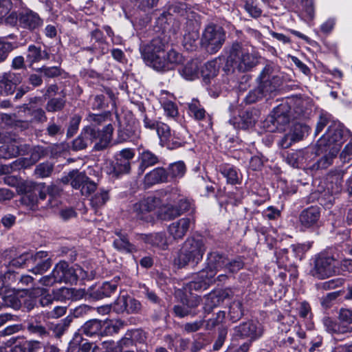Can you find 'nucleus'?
<instances>
[{
    "label": "nucleus",
    "instance_id": "f257e3e1",
    "mask_svg": "<svg viewBox=\"0 0 352 352\" xmlns=\"http://www.w3.org/2000/svg\"><path fill=\"white\" fill-rule=\"evenodd\" d=\"M166 44L160 38H153L147 45L143 52L142 56L146 63L157 71L173 69L182 63L183 56L174 50L165 52Z\"/></svg>",
    "mask_w": 352,
    "mask_h": 352
},
{
    "label": "nucleus",
    "instance_id": "f03ea898",
    "mask_svg": "<svg viewBox=\"0 0 352 352\" xmlns=\"http://www.w3.org/2000/svg\"><path fill=\"white\" fill-rule=\"evenodd\" d=\"M206 250L201 237H189L182 244L174 263L178 267H184L188 265L195 266L202 260Z\"/></svg>",
    "mask_w": 352,
    "mask_h": 352
},
{
    "label": "nucleus",
    "instance_id": "7ed1b4c3",
    "mask_svg": "<svg viewBox=\"0 0 352 352\" xmlns=\"http://www.w3.org/2000/svg\"><path fill=\"white\" fill-rule=\"evenodd\" d=\"M257 62V56L254 53L250 52L241 43H234L229 50L226 64L234 70L245 72L254 67Z\"/></svg>",
    "mask_w": 352,
    "mask_h": 352
},
{
    "label": "nucleus",
    "instance_id": "20e7f679",
    "mask_svg": "<svg viewBox=\"0 0 352 352\" xmlns=\"http://www.w3.org/2000/svg\"><path fill=\"white\" fill-rule=\"evenodd\" d=\"M310 274L318 279H324L340 274L338 258L329 252H320L316 256Z\"/></svg>",
    "mask_w": 352,
    "mask_h": 352
},
{
    "label": "nucleus",
    "instance_id": "39448f33",
    "mask_svg": "<svg viewBox=\"0 0 352 352\" xmlns=\"http://www.w3.org/2000/svg\"><path fill=\"white\" fill-rule=\"evenodd\" d=\"M270 71V69L269 67H265L263 69L259 76L261 85L257 88L249 91L244 99L246 104L256 102L263 97L267 96V94L276 90L278 87V79L274 76L271 78L269 74Z\"/></svg>",
    "mask_w": 352,
    "mask_h": 352
},
{
    "label": "nucleus",
    "instance_id": "423d86ee",
    "mask_svg": "<svg viewBox=\"0 0 352 352\" xmlns=\"http://www.w3.org/2000/svg\"><path fill=\"white\" fill-rule=\"evenodd\" d=\"M225 40L223 28L218 25L210 24L203 32L201 45L208 52L214 54L221 48Z\"/></svg>",
    "mask_w": 352,
    "mask_h": 352
},
{
    "label": "nucleus",
    "instance_id": "0eeeda50",
    "mask_svg": "<svg viewBox=\"0 0 352 352\" xmlns=\"http://www.w3.org/2000/svg\"><path fill=\"white\" fill-rule=\"evenodd\" d=\"M290 107L283 102L275 107L263 123V127L270 132L281 131L290 120Z\"/></svg>",
    "mask_w": 352,
    "mask_h": 352
},
{
    "label": "nucleus",
    "instance_id": "6e6552de",
    "mask_svg": "<svg viewBox=\"0 0 352 352\" xmlns=\"http://www.w3.org/2000/svg\"><path fill=\"white\" fill-rule=\"evenodd\" d=\"M344 126L339 122H333L327 132L318 140V147L333 148L334 152H339L343 144Z\"/></svg>",
    "mask_w": 352,
    "mask_h": 352
},
{
    "label": "nucleus",
    "instance_id": "1a4fd4ad",
    "mask_svg": "<svg viewBox=\"0 0 352 352\" xmlns=\"http://www.w3.org/2000/svg\"><path fill=\"white\" fill-rule=\"evenodd\" d=\"M53 272L58 283H73L77 280L78 276L82 278L87 276L86 272L80 267L74 269L65 261H60L57 263Z\"/></svg>",
    "mask_w": 352,
    "mask_h": 352
},
{
    "label": "nucleus",
    "instance_id": "9d476101",
    "mask_svg": "<svg viewBox=\"0 0 352 352\" xmlns=\"http://www.w3.org/2000/svg\"><path fill=\"white\" fill-rule=\"evenodd\" d=\"M47 192H50V187L47 188L44 184L25 183L23 185L21 202L28 206L33 207L38 203V198L41 200L45 199Z\"/></svg>",
    "mask_w": 352,
    "mask_h": 352
},
{
    "label": "nucleus",
    "instance_id": "9b49d317",
    "mask_svg": "<svg viewBox=\"0 0 352 352\" xmlns=\"http://www.w3.org/2000/svg\"><path fill=\"white\" fill-rule=\"evenodd\" d=\"M315 152L311 148L296 151L289 153L287 162L294 168H307L311 169L312 160L316 157Z\"/></svg>",
    "mask_w": 352,
    "mask_h": 352
},
{
    "label": "nucleus",
    "instance_id": "f8f14e48",
    "mask_svg": "<svg viewBox=\"0 0 352 352\" xmlns=\"http://www.w3.org/2000/svg\"><path fill=\"white\" fill-rule=\"evenodd\" d=\"M263 333L262 324L257 320H249L240 324L234 329V335L242 338L255 340Z\"/></svg>",
    "mask_w": 352,
    "mask_h": 352
},
{
    "label": "nucleus",
    "instance_id": "ddd939ff",
    "mask_svg": "<svg viewBox=\"0 0 352 352\" xmlns=\"http://www.w3.org/2000/svg\"><path fill=\"white\" fill-rule=\"evenodd\" d=\"M161 200L155 196H148L133 205V211L137 218L144 221L150 219V212L160 204Z\"/></svg>",
    "mask_w": 352,
    "mask_h": 352
},
{
    "label": "nucleus",
    "instance_id": "4468645a",
    "mask_svg": "<svg viewBox=\"0 0 352 352\" xmlns=\"http://www.w3.org/2000/svg\"><path fill=\"white\" fill-rule=\"evenodd\" d=\"M309 127L307 124L296 123L294 124L292 131L287 133L280 141V146L283 148L289 147L294 142L302 140L308 135Z\"/></svg>",
    "mask_w": 352,
    "mask_h": 352
},
{
    "label": "nucleus",
    "instance_id": "2eb2a0df",
    "mask_svg": "<svg viewBox=\"0 0 352 352\" xmlns=\"http://www.w3.org/2000/svg\"><path fill=\"white\" fill-rule=\"evenodd\" d=\"M227 256L223 254H220L217 251L210 252L207 254L206 265L204 271H206L209 275L212 272V278H215V276L218 271L225 268Z\"/></svg>",
    "mask_w": 352,
    "mask_h": 352
},
{
    "label": "nucleus",
    "instance_id": "dca6fc26",
    "mask_svg": "<svg viewBox=\"0 0 352 352\" xmlns=\"http://www.w3.org/2000/svg\"><path fill=\"white\" fill-rule=\"evenodd\" d=\"M320 217V211L318 207L311 206L303 210L299 215L301 229L305 230L317 226Z\"/></svg>",
    "mask_w": 352,
    "mask_h": 352
},
{
    "label": "nucleus",
    "instance_id": "f3484780",
    "mask_svg": "<svg viewBox=\"0 0 352 352\" xmlns=\"http://www.w3.org/2000/svg\"><path fill=\"white\" fill-rule=\"evenodd\" d=\"M113 133L111 124H107L102 130L95 128V139L94 140V149L102 151L105 149L110 144Z\"/></svg>",
    "mask_w": 352,
    "mask_h": 352
},
{
    "label": "nucleus",
    "instance_id": "a211bd4d",
    "mask_svg": "<svg viewBox=\"0 0 352 352\" xmlns=\"http://www.w3.org/2000/svg\"><path fill=\"white\" fill-rule=\"evenodd\" d=\"M118 287L116 280L104 282L98 287L89 288V297L94 300H100L109 297L115 293Z\"/></svg>",
    "mask_w": 352,
    "mask_h": 352
},
{
    "label": "nucleus",
    "instance_id": "6ab92c4d",
    "mask_svg": "<svg viewBox=\"0 0 352 352\" xmlns=\"http://www.w3.org/2000/svg\"><path fill=\"white\" fill-rule=\"evenodd\" d=\"M259 118V111L255 109H252L246 110L240 116V121L237 123L234 122L232 120H230V122L233 124L235 128L249 129L254 126Z\"/></svg>",
    "mask_w": 352,
    "mask_h": 352
},
{
    "label": "nucleus",
    "instance_id": "aec40b11",
    "mask_svg": "<svg viewBox=\"0 0 352 352\" xmlns=\"http://www.w3.org/2000/svg\"><path fill=\"white\" fill-rule=\"evenodd\" d=\"M212 272L209 275L206 271L201 270L194 278V279L188 284V287L190 291H203L215 281L212 278Z\"/></svg>",
    "mask_w": 352,
    "mask_h": 352
},
{
    "label": "nucleus",
    "instance_id": "412c9836",
    "mask_svg": "<svg viewBox=\"0 0 352 352\" xmlns=\"http://www.w3.org/2000/svg\"><path fill=\"white\" fill-rule=\"evenodd\" d=\"M95 128L92 126H85L81 131L80 135L73 141L74 150H82L88 146L94 144Z\"/></svg>",
    "mask_w": 352,
    "mask_h": 352
},
{
    "label": "nucleus",
    "instance_id": "4be33fe9",
    "mask_svg": "<svg viewBox=\"0 0 352 352\" xmlns=\"http://www.w3.org/2000/svg\"><path fill=\"white\" fill-rule=\"evenodd\" d=\"M104 170L106 173L112 177L118 178L130 172L131 163L123 162L116 157L113 161L106 164Z\"/></svg>",
    "mask_w": 352,
    "mask_h": 352
},
{
    "label": "nucleus",
    "instance_id": "5701e85b",
    "mask_svg": "<svg viewBox=\"0 0 352 352\" xmlns=\"http://www.w3.org/2000/svg\"><path fill=\"white\" fill-rule=\"evenodd\" d=\"M127 302L131 305V312H138L141 309V304L138 300L130 296L122 295L118 296L114 303L111 305L113 310L118 314L126 312Z\"/></svg>",
    "mask_w": 352,
    "mask_h": 352
},
{
    "label": "nucleus",
    "instance_id": "b1692460",
    "mask_svg": "<svg viewBox=\"0 0 352 352\" xmlns=\"http://www.w3.org/2000/svg\"><path fill=\"white\" fill-rule=\"evenodd\" d=\"M168 182V173L163 167H157L147 173L144 178V184L149 187Z\"/></svg>",
    "mask_w": 352,
    "mask_h": 352
},
{
    "label": "nucleus",
    "instance_id": "393cba45",
    "mask_svg": "<svg viewBox=\"0 0 352 352\" xmlns=\"http://www.w3.org/2000/svg\"><path fill=\"white\" fill-rule=\"evenodd\" d=\"M190 225L188 218H182L172 223L168 228L169 235L175 241L182 239L187 233Z\"/></svg>",
    "mask_w": 352,
    "mask_h": 352
},
{
    "label": "nucleus",
    "instance_id": "a878e982",
    "mask_svg": "<svg viewBox=\"0 0 352 352\" xmlns=\"http://www.w3.org/2000/svg\"><path fill=\"white\" fill-rule=\"evenodd\" d=\"M24 291L16 292L12 289L6 288L4 294L1 296V307H12L14 309H19L22 305L21 297Z\"/></svg>",
    "mask_w": 352,
    "mask_h": 352
},
{
    "label": "nucleus",
    "instance_id": "bb28decb",
    "mask_svg": "<svg viewBox=\"0 0 352 352\" xmlns=\"http://www.w3.org/2000/svg\"><path fill=\"white\" fill-rule=\"evenodd\" d=\"M45 257H47V253L43 251L38 252L34 256L30 252H24L19 256L12 258V260L8 261V263L10 266L22 267L25 265L26 263L36 261L38 259H43ZM4 265H7V261L6 258Z\"/></svg>",
    "mask_w": 352,
    "mask_h": 352
},
{
    "label": "nucleus",
    "instance_id": "cd10ccee",
    "mask_svg": "<svg viewBox=\"0 0 352 352\" xmlns=\"http://www.w3.org/2000/svg\"><path fill=\"white\" fill-rule=\"evenodd\" d=\"M191 206L190 201L183 195L178 201L176 205H170V206L165 210V220H170L174 219L184 212L190 210Z\"/></svg>",
    "mask_w": 352,
    "mask_h": 352
},
{
    "label": "nucleus",
    "instance_id": "c85d7f7f",
    "mask_svg": "<svg viewBox=\"0 0 352 352\" xmlns=\"http://www.w3.org/2000/svg\"><path fill=\"white\" fill-rule=\"evenodd\" d=\"M105 323L97 319L90 320L86 322L80 329V331L87 336L92 337L94 336L106 335L105 329H103Z\"/></svg>",
    "mask_w": 352,
    "mask_h": 352
},
{
    "label": "nucleus",
    "instance_id": "c756f323",
    "mask_svg": "<svg viewBox=\"0 0 352 352\" xmlns=\"http://www.w3.org/2000/svg\"><path fill=\"white\" fill-rule=\"evenodd\" d=\"M318 151L324 152L325 154L320 159L314 163L311 166V170H318L320 168H327L333 163V160L336 157L338 152H334L333 148L322 147V149L318 147Z\"/></svg>",
    "mask_w": 352,
    "mask_h": 352
},
{
    "label": "nucleus",
    "instance_id": "7c9ffc66",
    "mask_svg": "<svg viewBox=\"0 0 352 352\" xmlns=\"http://www.w3.org/2000/svg\"><path fill=\"white\" fill-rule=\"evenodd\" d=\"M156 132L162 145H166L170 147V142H172L173 144V146L171 147V148L177 147L181 145L180 143L173 141L170 129L169 126L167 125L166 124L163 122L158 123Z\"/></svg>",
    "mask_w": 352,
    "mask_h": 352
},
{
    "label": "nucleus",
    "instance_id": "2f4dec72",
    "mask_svg": "<svg viewBox=\"0 0 352 352\" xmlns=\"http://www.w3.org/2000/svg\"><path fill=\"white\" fill-rule=\"evenodd\" d=\"M140 165L138 168V174L142 175L145 170L157 164L159 162V157L148 150L143 151L139 155Z\"/></svg>",
    "mask_w": 352,
    "mask_h": 352
},
{
    "label": "nucleus",
    "instance_id": "473e14b6",
    "mask_svg": "<svg viewBox=\"0 0 352 352\" xmlns=\"http://www.w3.org/2000/svg\"><path fill=\"white\" fill-rule=\"evenodd\" d=\"M91 348L90 342L84 339L79 333H76L70 341L67 352H89Z\"/></svg>",
    "mask_w": 352,
    "mask_h": 352
},
{
    "label": "nucleus",
    "instance_id": "72a5a7b5",
    "mask_svg": "<svg viewBox=\"0 0 352 352\" xmlns=\"http://www.w3.org/2000/svg\"><path fill=\"white\" fill-rule=\"evenodd\" d=\"M162 194L164 193L163 199L166 203L164 204L162 211L164 212L162 218L164 219L165 210L170 206V205H176L178 201L182 197V195L180 194L179 190L177 188H171L168 190L162 191Z\"/></svg>",
    "mask_w": 352,
    "mask_h": 352
},
{
    "label": "nucleus",
    "instance_id": "f704fd0d",
    "mask_svg": "<svg viewBox=\"0 0 352 352\" xmlns=\"http://www.w3.org/2000/svg\"><path fill=\"white\" fill-rule=\"evenodd\" d=\"M21 22L25 28L30 30L38 28L43 23L39 16L32 11H28L23 14L21 17Z\"/></svg>",
    "mask_w": 352,
    "mask_h": 352
},
{
    "label": "nucleus",
    "instance_id": "c9c22d12",
    "mask_svg": "<svg viewBox=\"0 0 352 352\" xmlns=\"http://www.w3.org/2000/svg\"><path fill=\"white\" fill-rule=\"evenodd\" d=\"M188 114L196 120H203L206 118L207 113L197 99H192V100L188 103Z\"/></svg>",
    "mask_w": 352,
    "mask_h": 352
},
{
    "label": "nucleus",
    "instance_id": "e433bc0d",
    "mask_svg": "<svg viewBox=\"0 0 352 352\" xmlns=\"http://www.w3.org/2000/svg\"><path fill=\"white\" fill-rule=\"evenodd\" d=\"M220 172L226 178L228 184L234 185L241 182V175L234 167L230 165L222 166L220 167Z\"/></svg>",
    "mask_w": 352,
    "mask_h": 352
},
{
    "label": "nucleus",
    "instance_id": "4c0bfd02",
    "mask_svg": "<svg viewBox=\"0 0 352 352\" xmlns=\"http://www.w3.org/2000/svg\"><path fill=\"white\" fill-rule=\"evenodd\" d=\"M117 238L113 241L116 249L125 252H132L135 250V246L131 244L126 236L121 232H116Z\"/></svg>",
    "mask_w": 352,
    "mask_h": 352
},
{
    "label": "nucleus",
    "instance_id": "58836bf2",
    "mask_svg": "<svg viewBox=\"0 0 352 352\" xmlns=\"http://www.w3.org/2000/svg\"><path fill=\"white\" fill-rule=\"evenodd\" d=\"M186 171V167L183 161H178L170 164L168 168V177L176 180L184 177Z\"/></svg>",
    "mask_w": 352,
    "mask_h": 352
},
{
    "label": "nucleus",
    "instance_id": "ea45409f",
    "mask_svg": "<svg viewBox=\"0 0 352 352\" xmlns=\"http://www.w3.org/2000/svg\"><path fill=\"white\" fill-rule=\"evenodd\" d=\"M145 241L152 245L165 248L168 245V239L163 233H154L146 235Z\"/></svg>",
    "mask_w": 352,
    "mask_h": 352
},
{
    "label": "nucleus",
    "instance_id": "a19ab883",
    "mask_svg": "<svg viewBox=\"0 0 352 352\" xmlns=\"http://www.w3.org/2000/svg\"><path fill=\"white\" fill-rule=\"evenodd\" d=\"M61 295L64 298H69L70 296L75 300L85 298V299H91L89 297V289L85 292V289H76L69 288H62L60 289Z\"/></svg>",
    "mask_w": 352,
    "mask_h": 352
},
{
    "label": "nucleus",
    "instance_id": "79ce46f5",
    "mask_svg": "<svg viewBox=\"0 0 352 352\" xmlns=\"http://www.w3.org/2000/svg\"><path fill=\"white\" fill-rule=\"evenodd\" d=\"M219 69V67L215 60L208 61L201 69V76L204 80L212 78L217 75Z\"/></svg>",
    "mask_w": 352,
    "mask_h": 352
},
{
    "label": "nucleus",
    "instance_id": "37998d69",
    "mask_svg": "<svg viewBox=\"0 0 352 352\" xmlns=\"http://www.w3.org/2000/svg\"><path fill=\"white\" fill-rule=\"evenodd\" d=\"M243 8L249 15L253 18H258L262 14V10L257 0H244Z\"/></svg>",
    "mask_w": 352,
    "mask_h": 352
},
{
    "label": "nucleus",
    "instance_id": "c03bdc74",
    "mask_svg": "<svg viewBox=\"0 0 352 352\" xmlns=\"http://www.w3.org/2000/svg\"><path fill=\"white\" fill-rule=\"evenodd\" d=\"M199 67L196 62L187 63L180 71L182 76L186 80H192L198 76Z\"/></svg>",
    "mask_w": 352,
    "mask_h": 352
},
{
    "label": "nucleus",
    "instance_id": "a18cd8bd",
    "mask_svg": "<svg viewBox=\"0 0 352 352\" xmlns=\"http://www.w3.org/2000/svg\"><path fill=\"white\" fill-rule=\"evenodd\" d=\"M94 41V47L97 49L100 48V54H104L108 51L107 44L103 39V34L101 31L96 30L91 32V41Z\"/></svg>",
    "mask_w": 352,
    "mask_h": 352
},
{
    "label": "nucleus",
    "instance_id": "49530a36",
    "mask_svg": "<svg viewBox=\"0 0 352 352\" xmlns=\"http://www.w3.org/2000/svg\"><path fill=\"white\" fill-rule=\"evenodd\" d=\"M109 199V191L104 189H100L92 197L91 204L94 208H100L103 206Z\"/></svg>",
    "mask_w": 352,
    "mask_h": 352
},
{
    "label": "nucleus",
    "instance_id": "de8ad7c7",
    "mask_svg": "<svg viewBox=\"0 0 352 352\" xmlns=\"http://www.w3.org/2000/svg\"><path fill=\"white\" fill-rule=\"evenodd\" d=\"M244 266V262L241 258L238 257L234 259H229L227 257L224 272L230 274L238 272Z\"/></svg>",
    "mask_w": 352,
    "mask_h": 352
},
{
    "label": "nucleus",
    "instance_id": "09e8293b",
    "mask_svg": "<svg viewBox=\"0 0 352 352\" xmlns=\"http://www.w3.org/2000/svg\"><path fill=\"white\" fill-rule=\"evenodd\" d=\"M228 314L233 322L239 320L243 315L242 302L240 300L233 301L230 305Z\"/></svg>",
    "mask_w": 352,
    "mask_h": 352
},
{
    "label": "nucleus",
    "instance_id": "8fccbe9b",
    "mask_svg": "<svg viewBox=\"0 0 352 352\" xmlns=\"http://www.w3.org/2000/svg\"><path fill=\"white\" fill-rule=\"evenodd\" d=\"M42 57L43 54L40 47H37L34 45H31L28 47V54L26 56L28 62L31 64L38 63L42 60Z\"/></svg>",
    "mask_w": 352,
    "mask_h": 352
},
{
    "label": "nucleus",
    "instance_id": "3c124183",
    "mask_svg": "<svg viewBox=\"0 0 352 352\" xmlns=\"http://www.w3.org/2000/svg\"><path fill=\"white\" fill-rule=\"evenodd\" d=\"M109 117V113H104L100 114L89 113L87 117V120L90 123L89 126L96 128V126L100 125L106 122Z\"/></svg>",
    "mask_w": 352,
    "mask_h": 352
},
{
    "label": "nucleus",
    "instance_id": "603ef678",
    "mask_svg": "<svg viewBox=\"0 0 352 352\" xmlns=\"http://www.w3.org/2000/svg\"><path fill=\"white\" fill-rule=\"evenodd\" d=\"M53 168V165L50 162L41 163L36 167L34 173L41 178L47 177L52 173Z\"/></svg>",
    "mask_w": 352,
    "mask_h": 352
},
{
    "label": "nucleus",
    "instance_id": "864d4df0",
    "mask_svg": "<svg viewBox=\"0 0 352 352\" xmlns=\"http://www.w3.org/2000/svg\"><path fill=\"white\" fill-rule=\"evenodd\" d=\"M19 82V79L14 80L12 75L10 74L7 77L3 76L1 83H4V93L7 95L12 94L16 88V85Z\"/></svg>",
    "mask_w": 352,
    "mask_h": 352
},
{
    "label": "nucleus",
    "instance_id": "5fc2aeb1",
    "mask_svg": "<svg viewBox=\"0 0 352 352\" xmlns=\"http://www.w3.org/2000/svg\"><path fill=\"white\" fill-rule=\"evenodd\" d=\"M45 259L42 261V259H38L36 262H38L36 266L31 270V272L34 274H41L46 271H47L51 265L52 261L49 258L45 257Z\"/></svg>",
    "mask_w": 352,
    "mask_h": 352
},
{
    "label": "nucleus",
    "instance_id": "6e6d98bb",
    "mask_svg": "<svg viewBox=\"0 0 352 352\" xmlns=\"http://www.w3.org/2000/svg\"><path fill=\"white\" fill-rule=\"evenodd\" d=\"M65 104V100L62 98H52L46 104V110L49 112H55L61 110Z\"/></svg>",
    "mask_w": 352,
    "mask_h": 352
},
{
    "label": "nucleus",
    "instance_id": "4d7b16f0",
    "mask_svg": "<svg viewBox=\"0 0 352 352\" xmlns=\"http://www.w3.org/2000/svg\"><path fill=\"white\" fill-rule=\"evenodd\" d=\"M87 177L85 174L74 170V175L72 180V186L75 189H81L82 184L87 181Z\"/></svg>",
    "mask_w": 352,
    "mask_h": 352
},
{
    "label": "nucleus",
    "instance_id": "13d9d810",
    "mask_svg": "<svg viewBox=\"0 0 352 352\" xmlns=\"http://www.w3.org/2000/svg\"><path fill=\"white\" fill-rule=\"evenodd\" d=\"M28 330L34 334H36L41 337H46L49 335L46 329L38 323L31 322L28 325Z\"/></svg>",
    "mask_w": 352,
    "mask_h": 352
},
{
    "label": "nucleus",
    "instance_id": "bf43d9fd",
    "mask_svg": "<svg viewBox=\"0 0 352 352\" xmlns=\"http://www.w3.org/2000/svg\"><path fill=\"white\" fill-rule=\"evenodd\" d=\"M37 72H42L47 78H54L61 74L60 69L58 67H45L43 66L36 69Z\"/></svg>",
    "mask_w": 352,
    "mask_h": 352
},
{
    "label": "nucleus",
    "instance_id": "052dcab7",
    "mask_svg": "<svg viewBox=\"0 0 352 352\" xmlns=\"http://www.w3.org/2000/svg\"><path fill=\"white\" fill-rule=\"evenodd\" d=\"M124 326V322L120 320H117L115 321H111L108 324H105V333L113 334L117 333L121 328Z\"/></svg>",
    "mask_w": 352,
    "mask_h": 352
},
{
    "label": "nucleus",
    "instance_id": "680f3d73",
    "mask_svg": "<svg viewBox=\"0 0 352 352\" xmlns=\"http://www.w3.org/2000/svg\"><path fill=\"white\" fill-rule=\"evenodd\" d=\"M344 283L343 279L340 278L331 279L322 283L319 287L324 290L333 289L342 286Z\"/></svg>",
    "mask_w": 352,
    "mask_h": 352
},
{
    "label": "nucleus",
    "instance_id": "e2e57ef3",
    "mask_svg": "<svg viewBox=\"0 0 352 352\" xmlns=\"http://www.w3.org/2000/svg\"><path fill=\"white\" fill-rule=\"evenodd\" d=\"M118 140L120 142L127 141L136 136L135 131H132L130 127L126 126L123 129L118 130Z\"/></svg>",
    "mask_w": 352,
    "mask_h": 352
},
{
    "label": "nucleus",
    "instance_id": "0e129e2a",
    "mask_svg": "<svg viewBox=\"0 0 352 352\" xmlns=\"http://www.w3.org/2000/svg\"><path fill=\"white\" fill-rule=\"evenodd\" d=\"M225 312L219 311L217 314L216 318H210L206 322V329L207 330H211L217 326L224 318Z\"/></svg>",
    "mask_w": 352,
    "mask_h": 352
},
{
    "label": "nucleus",
    "instance_id": "69168bd1",
    "mask_svg": "<svg viewBox=\"0 0 352 352\" xmlns=\"http://www.w3.org/2000/svg\"><path fill=\"white\" fill-rule=\"evenodd\" d=\"M162 106L167 116L174 118L177 116V108L173 102L164 101L162 102Z\"/></svg>",
    "mask_w": 352,
    "mask_h": 352
},
{
    "label": "nucleus",
    "instance_id": "338daca9",
    "mask_svg": "<svg viewBox=\"0 0 352 352\" xmlns=\"http://www.w3.org/2000/svg\"><path fill=\"white\" fill-rule=\"evenodd\" d=\"M43 346V344L37 340L25 342V347L27 352H41Z\"/></svg>",
    "mask_w": 352,
    "mask_h": 352
},
{
    "label": "nucleus",
    "instance_id": "774afa93",
    "mask_svg": "<svg viewBox=\"0 0 352 352\" xmlns=\"http://www.w3.org/2000/svg\"><path fill=\"white\" fill-rule=\"evenodd\" d=\"M92 310L93 308L91 306L83 304L74 309L72 314L75 318H79L87 315Z\"/></svg>",
    "mask_w": 352,
    "mask_h": 352
}]
</instances>
